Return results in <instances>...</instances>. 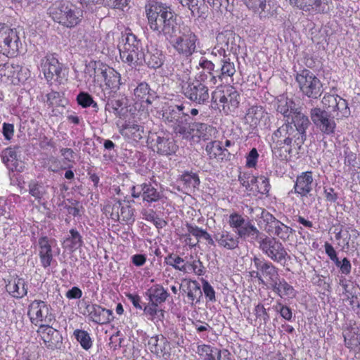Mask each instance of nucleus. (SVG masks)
Here are the masks:
<instances>
[{
    "label": "nucleus",
    "instance_id": "6ab92c4d",
    "mask_svg": "<svg viewBox=\"0 0 360 360\" xmlns=\"http://www.w3.org/2000/svg\"><path fill=\"white\" fill-rule=\"evenodd\" d=\"M239 94L233 87L229 86L226 91H214L212 94V101L214 103L222 104L223 110L227 108L229 111H234L239 105Z\"/></svg>",
    "mask_w": 360,
    "mask_h": 360
},
{
    "label": "nucleus",
    "instance_id": "69168bd1",
    "mask_svg": "<svg viewBox=\"0 0 360 360\" xmlns=\"http://www.w3.org/2000/svg\"><path fill=\"white\" fill-rule=\"evenodd\" d=\"M199 65L202 68L204 71L207 72L208 75H207V77L209 76L210 82L211 83V77L212 75H215V64L206 58L202 57L200 59Z\"/></svg>",
    "mask_w": 360,
    "mask_h": 360
},
{
    "label": "nucleus",
    "instance_id": "bf43d9fd",
    "mask_svg": "<svg viewBox=\"0 0 360 360\" xmlns=\"http://www.w3.org/2000/svg\"><path fill=\"white\" fill-rule=\"evenodd\" d=\"M333 112H337V114L335 115L337 117V120H338V117H347L350 115V110L347 101L340 97Z\"/></svg>",
    "mask_w": 360,
    "mask_h": 360
},
{
    "label": "nucleus",
    "instance_id": "79ce46f5",
    "mask_svg": "<svg viewBox=\"0 0 360 360\" xmlns=\"http://www.w3.org/2000/svg\"><path fill=\"white\" fill-rule=\"evenodd\" d=\"M105 97L103 98L105 101V111L110 113L112 112L117 117L122 118L125 113L124 99L108 98L105 101Z\"/></svg>",
    "mask_w": 360,
    "mask_h": 360
},
{
    "label": "nucleus",
    "instance_id": "c9c22d12",
    "mask_svg": "<svg viewBox=\"0 0 360 360\" xmlns=\"http://www.w3.org/2000/svg\"><path fill=\"white\" fill-rule=\"evenodd\" d=\"M6 290L15 298H22L27 293V287L25 279L16 276L8 281Z\"/></svg>",
    "mask_w": 360,
    "mask_h": 360
},
{
    "label": "nucleus",
    "instance_id": "4d7b16f0",
    "mask_svg": "<svg viewBox=\"0 0 360 360\" xmlns=\"http://www.w3.org/2000/svg\"><path fill=\"white\" fill-rule=\"evenodd\" d=\"M73 335L84 349L88 350L92 347L91 338L87 331L77 329L74 331Z\"/></svg>",
    "mask_w": 360,
    "mask_h": 360
},
{
    "label": "nucleus",
    "instance_id": "393cba45",
    "mask_svg": "<svg viewBox=\"0 0 360 360\" xmlns=\"http://www.w3.org/2000/svg\"><path fill=\"white\" fill-rule=\"evenodd\" d=\"M152 141L154 142L153 145L154 150L162 155H170L178 149L175 141L169 134L162 132L156 134L155 138L152 139Z\"/></svg>",
    "mask_w": 360,
    "mask_h": 360
},
{
    "label": "nucleus",
    "instance_id": "338daca9",
    "mask_svg": "<svg viewBox=\"0 0 360 360\" xmlns=\"http://www.w3.org/2000/svg\"><path fill=\"white\" fill-rule=\"evenodd\" d=\"M16 64L6 63L0 64V78L15 77Z\"/></svg>",
    "mask_w": 360,
    "mask_h": 360
},
{
    "label": "nucleus",
    "instance_id": "f257e3e1",
    "mask_svg": "<svg viewBox=\"0 0 360 360\" xmlns=\"http://www.w3.org/2000/svg\"><path fill=\"white\" fill-rule=\"evenodd\" d=\"M145 13L150 30L158 37H165L167 40L174 36L181 25L173 9L160 1H148L145 6Z\"/></svg>",
    "mask_w": 360,
    "mask_h": 360
},
{
    "label": "nucleus",
    "instance_id": "f03ea898",
    "mask_svg": "<svg viewBox=\"0 0 360 360\" xmlns=\"http://www.w3.org/2000/svg\"><path fill=\"white\" fill-rule=\"evenodd\" d=\"M297 136L292 123L288 121L278 127L273 133L271 137L273 155L281 160H287L288 156H292V147L297 146Z\"/></svg>",
    "mask_w": 360,
    "mask_h": 360
},
{
    "label": "nucleus",
    "instance_id": "423d86ee",
    "mask_svg": "<svg viewBox=\"0 0 360 360\" xmlns=\"http://www.w3.org/2000/svg\"><path fill=\"white\" fill-rule=\"evenodd\" d=\"M190 72H186L181 82L182 93L186 98L198 105H205L209 102L208 87L202 82L207 79V74L201 73L200 80L189 81Z\"/></svg>",
    "mask_w": 360,
    "mask_h": 360
},
{
    "label": "nucleus",
    "instance_id": "58836bf2",
    "mask_svg": "<svg viewBox=\"0 0 360 360\" xmlns=\"http://www.w3.org/2000/svg\"><path fill=\"white\" fill-rule=\"evenodd\" d=\"M146 293L148 296L150 302L158 305L164 303L169 296L167 290L159 284L151 287Z\"/></svg>",
    "mask_w": 360,
    "mask_h": 360
},
{
    "label": "nucleus",
    "instance_id": "b1692460",
    "mask_svg": "<svg viewBox=\"0 0 360 360\" xmlns=\"http://www.w3.org/2000/svg\"><path fill=\"white\" fill-rule=\"evenodd\" d=\"M292 125L297 136V147L300 150L302 145L306 140V130L310 124L309 120L307 115L301 112L300 110H295L292 115Z\"/></svg>",
    "mask_w": 360,
    "mask_h": 360
},
{
    "label": "nucleus",
    "instance_id": "7c9ffc66",
    "mask_svg": "<svg viewBox=\"0 0 360 360\" xmlns=\"http://www.w3.org/2000/svg\"><path fill=\"white\" fill-rule=\"evenodd\" d=\"M324 249L326 254L328 256L330 260L335 263V266L339 268L341 274L349 275L351 273L352 264L347 257H344L342 260H340L333 246L328 242L325 243Z\"/></svg>",
    "mask_w": 360,
    "mask_h": 360
},
{
    "label": "nucleus",
    "instance_id": "5fc2aeb1",
    "mask_svg": "<svg viewBox=\"0 0 360 360\" xmlns=\"http://www.w3.org/2000/svg\"><path fill=\"white\" fill-rule=\"evenodd\" d=\"M195 352L202 360H216L215 355L217 352V348L202 344L198 345Z\"/></svg>",
    "mask_w": 360,
    "mask_h": 360
},
{
    "label": "nucleus",
    "instance_id": "7ed1b4c3",
    "mask_svg": "<svg viewBox=\"0 0 360 360\" xmlns=\"http://www.w3.org/2000/svg\"><path fill=\"white\" fill-rule=\"evenodd\" d=\"M174 35L167 40L179 55L189 58L197 52L200 39L190 26L181 24Z\"/></svg>",
    "mask_w": 360,
    "mask_h": 360
},
{
    "label": "nucleus",
    "instance_id": "cd10ccee",
    "mask_svg": "<svg viewBox=\"0 0 360 360\" xmlns=\"http://www.w3.org/2000/svg\"><path fill=\"white\" fill-rule=\"evenodd\" d=\"M55 242L54 239L46 236H42L38 240L39 257L41 266L45 269L51 266L53 259L52 245Z\"/></svg>",
    "mask_w": 360,
    "mask_h": 360
},
{
    "label": "nucleus",
    "instance_id": "c03bdc74",
    "mask_svg": "<svg viewBox=\"0 0 360 360\" xmlns=\"http://www.w3.org/2000/svg\"><path fill=\"white\" fill-rule=\"evenodd\" d=\"M244 4L254 13L259 14L260 18H266L270 14L269 6L266 0H243Z\"/></svg>",
    "mask_w": 360,
    "mask_h": 360
},
{
    "label": "nucleus",
    "instance_id": "4c0bfd02",
    "mask_svg": "<svg viewBox=\"0 0 360 360\" xmlns=\"http://www.w3.org/2000/svg\"><path fill=\"white\" fill-rule=\"evenodd\" d=\"M270 288L281 297H288L293 298L296 296V290L284 278H278Z\"/></svg>",
    "mask_w": 360,
    "mask_h": 360
},
{
    "label": "nucleus",
    "instance_id": "864d4df0",
    "mask_svg": "<svg viewBox=\"0 0 360 360\" xmlns=\"http://www.w3.org/2000/svg\"><path fill=\"white\" fill-rule=\"evenodd\" d=\"M205 150L210 159H217L218 160L224 159V154L223 153L224 150L219 141L209 142L205 147Z\"/></svg>",
    "mask_w": 360,
    "mask_h": 360
},
{
    "label": "nucleus",
    "instance_id": "a211bd4d",
    "mask_svg": "<svg viewBox=\"0 0 360 360\" xmlns=\"http://www.w3.org/2000/svg\"><path fill=\"white\" fill-rule=\"evenodd\" d=\"M85 307L82 314L85 316L89 321L96 324L103 325L110 323L114 316L112 311L105 309L98 304H93L89 302H84Z\"/></svg>",
    "mask_w": 360,
    "mask_h": 360
},
{
    "label": "nucleus",
    "instance_id": "3c124183",
    "mask_svg": "<svg viewBox=\"0 0 360 360\" xmlns=\"http://www.w3.org/2000/svg\"><path fill=\"white\" fill-rule=\"evenodd\" d=\"M156 356L159 357H162L165 360H168L171 356V347L170 343L167 340V339L163 336L160 335V342L156 346V348L153 349V352Z\"/></svg>",
    "mask_w": 360,
    "mask_h": 360
},
{
    "label": "nucleus",
    "instance_id": "e433bc0d",
    "mask_svg": "<svg viewBox=\"0 0 360 360\" xmlns=\"http://www.w3.org/2000/svg\"><path fill=\"white\" fill-rule=\"evenodd\" d=\"M143 60L148 68L157 69L163 65L165 56L161 50L156 48H151L150 49H148L146 53H144Z\"/></svg>",
    "mask_w": 360,
    "mask_h": 360
},
{
    "label": "nucleus",
    "instance_id": "72a5a7b5",
    "mask_svg": "<svg viewBox=\"0 0 360 360\" xmlns=\"http://www.w3.org/2000/svg\"><path fill=\"white\" fill-rule=\"evenodd\" d=\"M135 99L147 104H151L158 97L156 92L151 89L148 83L143 82L138 84L134 90Z\"/></svg>",
    "mask_w": 360,
    "mask_h": 360
},
{
    "label": "nucleus",
    "instance_id": "c85d7f7f",
    "mask_svg": "<svg viewBox=\"0 0 360 360\" xmlns=\"http://www.w3.org/2000/svg\"><path fill=\"white\" fill-rule=\"evenodd\" d=\"M313 183L312 172L307 171L302 172L296 178L293 187L294 193L299 195L302 198L307 197L312 191Z\"/></svg>",
    "mask_w": 360,
    "mask_h": 360
},
{
    "label": "nucleus",
    "instance_id": "4468645a",
    "mask_svg": "<svg viewBox=\"0 0 360 360\" xmlns=\"http://www.w3.org/2000/svg\"><path fill=\"white\" fill-rule=\"evenodd\" d=\"M311 120L323 134L330 136L335 134L337 128L335 116L332 115L329 111L320 108H313L310 110Z\"/></svg>",
    "mask_w": 360,
    "mask_h": 360
},
{
    "label": "nucleus",
    "instance_id": "c756f323",
    "mask_svg": "<svg viewBox=\"0 0 360 360\" xmlns=\"http://www.w3.org/2000/svg\"><path fill=\"white\" fill-rule=\"evenodd\" d=\"M1 158L9 170L18 172L24 171L25 164L17 158V153L14 148L9 147L4 150L1 153Z\"/></svg>",
    "mask_w": 360,
    "mask_h": 360
},
{
    "label": "nucleus",
    "instance_id": "473e14b6",
    "mask_svg": "<svg viewBox=\"0 0 360 360\" xmlns=\"http://www.w3.org/2000/svg\"><path fill=\"white\" fill-rule=\"evenodd\" d=\"M345 346L355 352H360V328L359 327L347 328L343 330Z\"/></svg>",
    "mask_w": 360,
    "mask_h": 360
},
{
    "label": "nucleus",
    "instance_id": "bb28decb",
    "mask_svg": "<svg viewBox=\"0 0 360 360\" xmlns=\"http://www.w3.org/2000/svg\"><path fill=\"white\" fill-rule=\"evenodd\" d=\"M212 238L219 248L226 250H233L239 245V237L236 233H233L225 229L214 231Z\"/></svg>",
    "mask_w": 360,
    "mask_h": 360
},
{
    "label": "nucleus",
    "instance_id": "9b49d317",
    "mask_svg": "<svg viewBox=\"0 0 360 360\" xmlns=\"http://www.w3.org/2000/svg\"><path fill=\"white\" fill-rule=\"evenodd\" d=\"M40 68L47 82L55 80L59 84H63L68 80L67 70L59 63L55 54L47 53L41 58Z\"/></svg>",
    "mask_w": 360,
    "mask_h": 360
},
{
    "label": "nucleus",
    "instance_id": "37998d69",
    "mask_svg": "<svg viewBox=\"0 0 360 360\" xmlns=\"http://www.w3.org/2000/svg\"><path fill=\"white\" fill-rule=\"evenodd\" d=\"M179 183L185 193L193 192L199 186L200 179L195 173L186 172L181 176Z\"/></svg>",
    "mask_w": 360,
    "mask_h": 360
},
{
    "label": "nucleus",
    "instance_id": "8fccbe9b",
    "mask_svg": "<svg viewBox=\"0 0 360 360\" xmlns=\"http://www.w3.org/2000/svg\"><path fill=\"white\" fill-rule=\"evenodd\" d=\"M79 105L83 108L91 107L94 112H98L99 107L98 103L94 100L93 96L86 91H80L76 98Z\"/></svg>",
    "mask_w": 360,
    "mask_h": 360
},
{
    "label": "nucleus",
    "instance_id": "49530a36",
    "mask_svg": "<svg viewBox=\"0 0 360 360\" xmlns=\"http://www.w3.org/2000/svg\"><path fill=\"white\" fill-rule=\"evenodd\" d=\"M187 297L191 305L200 302L202 291L200 284L196 281H190L186 288Z\"/></svg>",
    "mask_w": 360,
    "mask_h": 360
},
{
    "label": "nucleus",
    "instance_id": "0eeeda50",
    "mask_svg": "<svg viewBox=\"0 0 360 360\" xmlns=\"http://www.w3.org/2000/svg\"><path fill=\"white\" fill-rule=\"evenodd\" d=\"M49 14L53 21L68 28L75 27L82 20L81 10L72 5L56 3L49 8Z\"/></svg>",
    "mask_w": 360,
    "mask_h": 360
},
{
    "label": "nucleus",
    "instance_id": "a18cd8bd",
    "mask_svg": "<svg viewBox=\"0 0 360 360\" xmlns=\"http://www.w3.org/2000/svg\"><path fill=\"white\" fill-rule=\"evenodd\" d=\"M121 134L133 141H139L145 134L144 127L138 124H127L123 126Z\"/></svg>",
    "mask_w": 360,
    "mask_h": 360
},
{
    "label": "nucleus",
    "instance_id": "e2e57ef3",
    "mask_svg": "<svg viewBox=\"0 0 360 360\" xmlns=\"http://www.w3.org/2000/svg\"><path fill=\"white\" fill-rule=\"evenodd\" d=\"M274 310L279 313L281 316L288 321H290L292 319V312L291 309L287 305L283 304L281 302H277L274 306Z\"/></svg>",
    "mask_w": 360,
    "mask_h": 360
},
{
    "label": "nucleus",
    "instance_id": "f704fd0d",
    "mask_svg": "<svg viewBox=\"0 0 360 360\" xmlns=\"http://www.w3.org/2000/svg\"><path fill=\"white\" fill-rule=\"evenodd\" d=\"M268 118L267 113L262 106L254 105L248 108L245 120L252 127L258 126L261 122Z\"/></svg>",
    "mask_w": 360,
    "mask_h": 360
},
{
    "label": "nucleus",
    "instance_id": "603ef678",
    "mask_svg": "<svg viewBox=\"0 0 360 360\" xmlns=\"http://www.w3.org/2000/svg\"><path fill=\"white\" fill-rule=\"evenodd\" d=\"M186 227L189 234H191L196 238L197 243L199 242L200 238H203L207 240L209 245H214V239L206 230L189 224H187Z\"/></svg>",
    "mask_w": 360,
    "mask_h": 360
},
{
    "label": "nucleus",
    "instance_id": "6e6d98bb",
    "mask_svg": "<svg viewBox=\"0 0 360 360\" xmlns=\"http://www.w3.org/2000/svg\"><path fill=\"white\" fill-rule=\"evenodd\" d=\"M122 207V202L120 200H114L108 203L105 207V213L110 217L117 221H120V212Z\"/></svg>",
    "mask_w": 360,
    "mask_h": 360
},
{
    "label": "nucleus",
    "instance_id": "052dcab7",
    "mask_svg": "<svg viewBox=\"0 0 360 360\" xmlns=\"http://www.w3.org/2000/svg\"><path fill=\"white\" fill-rule=\"evenodd\" d=\"M254 314L257 318V320L259 319L260 321L259 327H261L262 325L265 326L270 319L269 314L266 311L264 306L262 304H258L255 307Z\"/></svg>",
    "mask_w": 360,
    "mask_h": 360
},
{
    "label": "nucleus",
    "instance_id": "412c9836",
    "mask_svg": "<svg viewBox=\"0 0 360 360\" xmlns=\"http://www.w3.org/2000/svg\"><path fill=\"white\" fill-rule=\"evenodd\" d=\"M37 332L48 349L54 350L61 348L63 337L58 330L49 324L40 325Z\"/></svg>",
    "mask_w": 360,
    "mask_h": 360
},
{
    "label": "nucleus",
    "instance_id": "680f3d73",
    "mask_svg": "<svg viewBox=\"0 0 360 360\" xmlns=\"http://www.w3.org/2000/svg\"><path fill=\"white\" fill-rule=\"evenodd\" d=\"M207 1L210 5L220 9L221 11L223 10L231 11L233 8L235 0H207Z\"/></svg>",
    "mask_w": 360,
    "mask_h": 360
},
{
    "label": "nucleus",
    "instance_id": "f3484780",
    "mask_svg": "<svg viewBox=\"0 0 360 360\" xmlns=\"http://www.w3.org/2000/svg\"><path fill=\"white\" fill-rule=\"evenodd\" d=\"M28 315L35 326L49 324L55 319L49 306L44 301L34 300L29 306Z\"/></svg>",
    "mask_w": 360,
    "mask_h": 360
},
{
    "label": "nucleus",
    "instance_id": "ea45409f",
    "mask_svg": "<svg viewBox=\"0 0 360 360\" xmlns=\"http://www.w3.org/2000/svg\"><path fill=\"white\" fill-rule=\"evenodd\" d=\"M82 236L75 229H71L63 241V247L70 251H75L83 245Z\"/></svg>",
    "mask_w": 360,
    "mask_h": 360
},
{
    "label": "nucleus",
    "instance_id": "a878e982",
    "mask_svg": "<svg viewBox=\"0 0 360 360\" xmlns=\"http://www.w3.org/2000/svg\"><path fill=\"white\" fill-rule=\"evenodd\" d=\"M222 58L219 60V63L216 69L215 75L211 77V83L216 84L218 81L223 83L225 80L227 82L236 73L235 65L231 61L226 55H221Z\"/></svg>",
    "mask_w": 360,
    "mask_h": 360
},
{
    "label": "nucleus",
    "instance_id": "ddd939ff",
    "mask_svg": "<svg viewBox=\"0 0 360 360\" xmlns=\"http://www.w3.org/2000/svg\"><path fill=\"white\" fill-rule=\"evenodd\" d=\"M20 46L16 30L0 22V53L7 56H15Z\"/></svg>",
    "mask_w": 360,
    "mask_h": 360
},
{
    "label": "nucleus",
    "instance_id": "dca6fc26",
    "mask_svg": "<svg viewBox=\"0 0 360 360\" xmlns=\"http://www.w3.org/2000/svg\"><path fill=\"white\" fill-rule=\"evenodd\" d=\"M217 45L212 51V55H226V51L236 53L240 47V37L233 31L226 30L219 32L216 37Z\"/></svg>",
    "mask_w": 360,
    "mask_h": 360
},
{
    "label": "nucleus",
    "instance_id": "de8ad7c7",
    "mask_svg": "<svg viewBox=\"0 0 360 360\" xmlns=\"http://www.w3.org/2000/svg\"><path fill=\"white\" fill-rule=\"evenodd\" d=\"M165 264L172 266L175 270H178L184 274L188 273V262L174 253H169L165 257Z\"/></svg>",
    "mask_w": 360,
    "mask_h": 360
},
{
    "label": "nucleus",
    "instance_id": "aec40b11",
    "mask_svg": "<svg viewBox=\"0 0 360 360\" xmlns=\"http://www.w3.org/2000/svg\"><path fill=\"white\" fill-rule=\"evenodd\" d=\"M131 196L134 198L141 197L148 203L159 201L162 194L150 182H145L133 186L131 188Z\"/></svg>",
    "mask_w": 360,
    "mask_h": 360
},
{
    "label": "nucleus",
    "instance_id": "2f4dec72",
    "mask_svg": "<svg viewBox=\"0 0 360 360\" xmlns=\"http://www.w3.org/2000/svg\"><path fill=\"white\" fill-rule=\"evenodd\" d=\"M236 233L237 236L239 237V239L247 240L250 243L257 241L258 243L265 235L261 233L250 221H248L238 231H236Z\"/></svg>",
    "mask_w": 360,
    "mask_h": 360
},
{
    "label": "nucleus",
    "instance_id": "0e129e2a",
    "mask_svg": "<svg viewBox=\"0 0 360 360\" xmlns=\"http://www.w3.org/2000/svg\"><path fill=\"white\" fill-rule=\"evenodd\" d=\"M248 221L242 215L236 212L229 216V224L231 228L236 229V231H238Z\"/></svg>",
    "mask_w": 360,
    "mask_h": 360
},
{
    "label": "nucleus",
    "instance_id": "6e6552de",
    "mask_svg": "<svg viewBox=\"0 0 360 360\" xmlns=\"http://www.w3.org/2000/svg\"><path fill=\"white\" fill-rule=\"evenodd\" d=\"M261 210V217L258 221V225L263 228L269 235H273L283 242L288 241L295 231L277 219L269 212L265 210Z\"/></svg>",
    "mask_w": 360,
    "mask_h": 360
},
{
    "label": "nucleus",
    "instance_id": "9d476101",
    "mask_svg": "<svg viewBox=\"0 0 360 360\" xmlns=\"http://www.w3.org/2000/svg\"><path fill=\"white\" fill-rule=\"evenodd\" d=\"M252 262L255 268V270L250 271L252 278H257L262 284L266 281L269 288L278 280V269L271 262L257 256L252 259Z\"/></svg>",
    "mask_w": 360,
    "mask_h": 360
},
{
    "label": "nucleus",
    "instance_id": "1a4fd4ad",
    "mask_svg": "<svg viewBox=\"0 0 360 360\" xmlns=\"http://www.w3.org/2000/svg\"><path fill=\"white\" fill-rule=\"evenodd\" d=\"M295 79L303 95L312 99H317L322 95L323 84L310 70H302L297 73Z\"/></svg>",
    "mask_w": 360,
    "mask_h": 360
},
{
    "label": "nucleus",
    "instance_id": "5701e85b",
    "mask_svg": "<svg viewBox=\"0 0 360 360\" xmlns=\"http://www.w3.org/2000/svg\"><path fill=\"white\" fill-rule=\"evenodd\" d=\"M290 4L304 12L309 13H326L329 9L331 0H290Z\"/></svg>",
    "mask_w": 360,
    "mask_h": 360
},
{
    "label": "nucleus",
    "instance_id": "774afa93",
    "mask_svg": "<svg viewBox=\"0 0 360 360\" xmlns=\"http://www.w3.org/2000/svg\"><path fill=\"white\" fill-rule=\"evenodd\" d=\"M120 221L127 224L131 223L134 221V209L129 205H125L122 207L120 212Z\"/></svg>",
    "mask_w": 360,
    "mask_h": 360
},
{
    "label": "nucleus",
    "instance_id": "09e8293b",
    "mask_svg": "<svg viewBox=\"0 0 360 360\" xmlns=\"http://www.w3.org/2000/svg\"><path fill=\"white\" fill-rule=\"evenodd\" d=\"M29 193L34 198V199L40 202L44 199L45 195L47 193L46 186L41 182L36 180H32L28 184Z\"/></svg>",
    "mask_w": 360,
    "mask_h": 360
},
{
    "label": "nucleus",
    "instance_id": "2eb2a0df",
    "mask_svg": "<svg viewBox=\"0 0 360 360\" xmlns=\"http://www.w3.org/2000/svg\"><path fill=\"white\" fill-rule=\"evenodd\" d=\"M94 77L101 78L106 89L117 91L122 85L121 75L114 68L101 62H95L93 65Z\"/></svg>",
    "mask_w": 360,
    "mask_h": 360
},
{
    "label": "nucleus",
    "instance_id": "a19ab883",
    "mask_svg": "<svg viewBox=\"0 0 360 360\" xmlns=\"http://www.w3.org/2000/svg\"><path fill=\"white\" fill-rule=\"evenodd\" d=\"M297 110L292 99L288 98L284 95L278 98L276 110L285 117L289 118L290 115L292 116L294 114V111Z\"/></svg>",
    "mask_w": 360,
    "mask_h": 360
},
{
    "label": "nucleus",
    "instance_id": "f8f14e48",
    "mask_svg": "<svg viewBox=\"0 0 360 360\" xmlns=\"http://www.w3.org/2000/svg\"><path fill=\"white\" fill-rule=\"evenodd\" d=\"M259 248L270 259L283 266L287 258H290L283 245L274 237L264 235L259 243Z\"/></svg>",
    "mask_w": 360,
    "mask_h": 360
},
{
    "label": "nucleus",
    "instance_id": "39448f33",
    "mask_svg": "<svg viewBox=\"0 0 360 360\" xmlns=\"http://www.w3.org/2000/svg\"><path fill=\"white\" fill-rule=\"evenodd\" d=\"M122 42L123 48L120 49L122 60L131 66H136L142 63L144 52L141 41L127 29L122 32Z\"/></svg>",
    "mask_w": 360,
    "mask_h": 360
},
{
    "label": "nucleus",
    "instance_id": "4be33fe9",
    "mask_svg": "<svg viewBox=\"0 0 360 360\" xmlns=\"http://www.w3.org/2000/svg\"><path fill=\"white\" fill-rule=\"evenodd\" d=\"M188 129L189 136H186L184 140L193 143H198L201 139L207 141L211 139L212 134L214 133L215 129L204 122H191Z\"/></svg>",
    "mask_w": 360,
    "mask_h": 360
},
{
    "label": "nucleus",
    "instance_id": "20e7f679",
    "mask_svg": "<svg viewBox=\"0 0 360 360\" xmlns=\"http://www.w3.org/2000/svg\"><path fill=\"white\" fill-rule=\"evenodd\" d=\"M183 104L170 105L162 111V119L164 123L169 127L176 137L184 140L186 136H189L188 129L191 122L190 116L184 112Z\"/></svg>",
    "mask_w": 360,
    "mask_h": 360
},
{
    "label": "nucleus",
    "instance_id": "13d9d810",
    "mask_svg": "<svg viewBox=\"0 0 360 360\" xmlns=\"http://www.w3.org/2000/svg\"><path fill=\"white\" fill-rule=\"evenodd\" d=\"M183 7L187 8L193 16H200V10L204 6L205 0H178Z\"/></svg>",
    "mask_w": 360,
    "mask_h": 360
}]
</instances>
